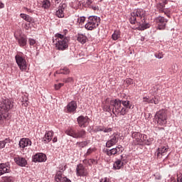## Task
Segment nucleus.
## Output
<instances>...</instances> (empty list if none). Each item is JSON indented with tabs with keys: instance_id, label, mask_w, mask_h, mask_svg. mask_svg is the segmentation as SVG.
I'll use <instances>...</instances> for the list:
<instances>
[{
	"instance_id": "nucleus-15",
	"label": "nucleus",
	"mask_w": 182,
	"mask_h": 182,
	"mask_svg": "<svg viewBox=\"0 0 182 182\" xmlns=\"http://www.w3.org/2000/svg\"><path fill=\"white\" fill-rule=\"evenodd\" d=\"M117 141H119V136L113 134L109 136V139L107 141L105 146L107 148L113 147L117 144Z\"/></svg>"
},
{
	"instance_id": "nucleus-42",
	"label": "nucleus",
	"mask_w": 182,
	"mask_h": 182,
	"mask_svg": "<svg viewBox=\"0 0 182 182\" xmlns=\"http://www.w3.org/2000/svg\"><path fill=\"white\" fill-rule=\"evenodd\" d=\"M62 86H64L63 83H58V84H55L54 85V87L55 89V90H59L60 87H62Z\"/></svg>"
},
{
	"instance_id": "nucleus-31",
	"label": "nucleus",
	"mask_w": 182,
	"mask_h": 182,
	"mask_svg": "<svg viewBox=\"0 0 182 182\" xmlns=\"http://www.w3.org/2000/svg\"><path fill=\"white\" fill-rule=\"evenodd\" d=\"M69 73H70V71L68 68H64L55 72V74L57 75H69Z\"/></svg>"
},
{
	"instance_id": "nucleus-2",
	"label": "nucleus",
	"mask_w": 182,
	"mask_h": 182,
	"mask_svg": "<svg viewBox=\"0 0 182 182\" xmlns=\"http://www.w3.org/2000/svg\"><path fill=\"white\" fill-rule=\"evenodd\" d=\"M14 107V102L9 99H4L0 102V124H4L9 117V110Z\"/></svg>"
},
{
	"instance_id": "nucleus-54",
	"label": "nucleus",
	"mask_w": 182,
	"mask_h": 182,
	"mask_svg": "<svg viewBox=\"0 0 182 182\" xmlns=\"http://www.w3.org/2000/svg\"><path fill=\"white\" fill-rule=\"evenodd\" d=\"M4 7H5V4H4V3H2V2H0V8L2 9Z\"/></svg>"
},
{
	"instance_id": "nucleus-16",
	"label": "nucleus",
	"mask_w": 182,
	"mask_h": 182,
	"mask_svg": "<svg viewBox=\"0 0 182 182\" xmlns=\"http://www.w3.org/2000/svg\"><path fill=\"white\" fill-rule=\"evenodd\" d=\"M65 9H66V4H60L57 8L55 16L58 18H65Z\"/></svg>"
},
{
	"instance_id": "nucleus-12",
	"label": "nucleus",
	"mask_w": 182,
	"mask_h": 182,
	"mask_svg": "<svg viewBox=\"0 0 182 182\" xmlns=\"http://www.w3.org/2000/svg\"><path fill=\"white\" fill-rule=\"evenodd\" d=\"M76 176L77 177H85L87 176V170L82 164H78L76 167Z\"/></svg>"
},
{
	"instance_id": "nucleus-49",
	"label": "nucleus",
	"mask_w": 182,
	"mask_h": 182,
	"mask_svg": "<svg viewBox=\"0 0 182 182\" xmlns=\"http://www.w3.org/2000/svg\"><path fill=\"white\" fill-rule=\"evenodd\" d=\"M92 3H93V1L92 0H87V1H86V4L87 5V6H92Z\"/></svg>"
},
{
	"instance_id": "nucleus-7",
	"label": "nucleus",
	"mask_w": 182,
	"mask_h": 182,
	"mask_svg": "<svg viewBox=\"0 0 182 182\" xmlns=\"http://www.w3.org/2000/svg\"><path fill=\"white\" fill-rule=\"evenodd\" d=\"M154 119L159 126H165V124H167V112L166 109H162L156 112L154 115Z\"/></svg>"
},
{
	"instance_id": "nucleus-51",
	"label": "nucleus",
	"mask_w": 182,
	"mask_h": 182,
	"mask_svg": "<svg viewBox=\"0 0 182 182\" xmlns=\"http://www.w3.org/2000/svg\"><path fill=\"white\" fill-rule=\"evenodd\" d=\"M90 8H91V9H93V11H97V6L93 5L90 6Z\"/></svg>"
},
{
	"instance_id": "nucleus-34",
	"label": "nucleus",
	"mask_w": 182,
	"mask_h": 182,
	"mask_svg": "<svg viewBox=\"0 0 182 182\" xmlns=\"http://www.w3.org/2000/svg\"><path fill=\"white\" fill-rule=\"evenodd\" d=\"M9 143H11V139H6L4 141H0V149H4V147H5V145H9Z\"/></svg>"
},
{
	"instance_id": "nucleus-63",
	"label": "nucleus",
	"mask_w": 182,
	"mask_h": 182,
	"mask_svg": "<svg viewBox=\"0 0 182 182\" xmlns=\"http://www.w3.org/2000/svg\"><path fill=\"white\" fill-rule=\"evenodd\" d=\"M166 157H168V155H166Z\"/></svg>"
},
{
	"instance_id": "nucleus-37",
	"label": "nucleus",
	"mask_w": 182,
	"mask_h": 182,
	"mask_svg": "<svg viewBox=\"0 0 182 182\" xmlns=\"http://www.w3.org/2000/svg\"><path fill=\"white\" fill-rule=\"evenodd\" d=\"M85 21H86V17L80 16L78 17L77 22V23H79V25H83Z\"/></svg>"
},
{
	"instance_id": "nucleus-58",
	"label": "nucleus",
	"mask_w": 182,
	"mask_h": 182,
	"mask_svg": "<svg viewBox=\"0 0 182 182\" xmlns=\"http://www.w3.org/2000/svg\"><path fill=\"white\" fill-rule=\"evenodd\" d=\"M56 4H59L60 2V0H54Z\"/></svg>"
},
{
	"instance_id": "nucleus-21",
	"label": "nucleus",
	"mask_w": 182,
	"mask_h": 182,
	"mask_svg": "<svg viewBox=\"0 0 182 182\" xmlns=\"http://www.w3.org/2000/svg\"><path fill=\"white\" fill-rule=\"evenodd\" d=\"M16 41H17L20 48H25V46H26L28 43V40L26 39V37L22 36L16 38Z\"/></svg>"
},
{
	"instance_id": "nucleus-47",
	"label": "nucleus",
	"mask_w": 182,
	"mask_h": 182,
	"mask_svg": "<svg viewBox=\"0 0 182 182\" xmlns=\"http://www.w3.org/2000/svg\"><path fill=\"white\" fill-rule=\"evenodd\" d=\"M112 128H104L103 132L104 133H110L112 132Z\"/></svg>"
},
{
	"instance_id": "nucleus-46",
	"label": "nucleus",
	"mask_w": 182,
	"mask_h": 182,
	"mask_svg": "<svg viewBox=\"0 0 182 182\" xmlns=\"http://www.w3.org/2000/svg\"><path fill=\"white\" fill-rule=\"evenodd\" d=\"M144 116L146 120H149V119H151V114L150 113H148V114L144 113Z\"/></svg>"
},
{
	"instance_id": "nucleus-36",
	"label": "nucleus",
	"mask_w": 182,
	"mask_h": 182,
	"mask_svg": "<svg viewBox=\"0 0 182 182\" xmlns=\"http://www.w3.org/2000/svg\"><path fill=\"white\" fill-rule=\"evenodd\" d=\"M113 41H117L120 38V31H115L112 36Z\"/></svg>"
},
{
	"instance_id": "nucleus-44",
	"label": "nucleus",
	"mask_w": 182,
	"mask_h": 182,
	"mask_svg": "<svg viewBox=\"0 0 182 182\" xmlns=\"http://www.w3.org/2000/svg\"><path fill=\"white\" fill-rule=\"evenodd\" d=\"M4 181L5 182H14V178L12 176H8L4 178Z\"/></svg>"
},
{
	"instance_id": "nucleus-40",
	"label": "nucleus",
	"mask_w": 182,
	"mask_h": 182,
	"mask_svg": "<svg viewBox=\"0 0 182 182\" xmlns=\"http://www.w3.org/2000/svg\"><path fill=\"white\" fill-rule=\"evenodd\" d=\"M164 54L163 53H158L155 54V58L157 59H163Z\"/></svg>"
},
{
	"instance_id": "nucleus-30",
	"label": "nucleus",
	"mask_w": 182,
	"mask_h": 182,
	"mask_svg": "<svg viewBox=\"0 0 182 182\" xmlns=\"http://www.w3.org/2000/svg\"><path fill=\"white\" fill-rule=\"evenodd\" d=\"M29 99L28 98V94L24 95L21 97L22 105L24 107H28V104L29 103Z\"/></svg>"
},
{
	"instance_id": "nucleus-9",
	"label": "nucleus",
	"mask_w": 182,
	"mask_h": 182,
	"mask_svg": "<svg viewBox=\"0 0 182 182\" xmlns=\"http://www.w3.org/2000/svg\"><path fill=\"white\" fill-rule=\"evenodd\" d=\"M15 60L20 70H21V72H26V69H28V63L26 62L25 57L21 55V54H17L15 56Z\"/></svg>"
},
{
	"instance_id": "nucleus-45",
	"label": "nucleus",
	"mask_w": 182,
	"mask_h": 182,
	"mask_svg": "<svg viewBox=\"0 0 182 182\" xmlns=\"http://www.w3.org/2000/svg\"><path fill=\"white\" fill-rule=\"evenodd\" d=\"M125 82H126L127 85H133V83H134L133 79H132V78H127L125 80Z\"/></svg>"
},
{
	"instance_id": "nucleus-11",
	"label": "nucleus",
	"mask_w": 182,
	"mask_h": 182,
	"mask_svg": "<svg viewBox=\"0 0 182 182\" xmlns=\"http://www.w3.org/2000/svg\"><path fill=\"white\" fill-rule=\"evenodd\" d=\"M124 150V148L122 146V145H118L115 148H113L112 149H106L105 153L107 156H115V154H120L123 153V151Z\"/></svg>"
},
{
	"instance_id": "nucleus-18",
	"label": "nucleus",
	"mask_w": 182,
	"mask_h": 182,
	"mask_svg": "<svg viewBox=\"0 0 182 182\" xmlns=\"http://www.w3.org/2000/svg\"><path fill=\"white\" fill-rule=\"evenodd\" d=\"M166 4H167V0H162V3L158 4L157 8L160 14H165L166 16L170 17V14H168V12L166 11V9H164Z\"/></svg>"
},
{
	"instance_id": "nucleus-20",
	"label": "nucleus",
	"mask_w": 182,
	"mask_h": 182,
	"mask_svg": "<svg viewBox=\"0 0 182 182\" xmlns=\"http://www.w3.org/2000/svg\"><path fill=\"white\" fill-rule=\"evenodd\" d=\"M55 181L57 182H72L70 179L62 176V171H59L58 172L56 173L55 176Z\"/></svg>"
},
{
	"instance_id": "nucleus-28",
	"label": "nucleus",
	"mask_w": 182,
	"mask_h": 182,
	"mask_svg": "<svg viewBox=\"0 0 182 182\" xmlns=\"http://www.w3.org/2000/svg\"><path fill=\"white\" fill-rule=\"evenodd\" d=\"M11 168L8 165L5 164H0V176L5 174V173H9Z\"/></svg>"
},
{
	"instance_id": "nucleus-13",
	"label": "nucleus",
	"mask_w": 182,
	"mask_h": 182,
	"mask_svg": "<svg viewBox=\"0 0 182 182\" xmlns=\"http://www.w3.org/2000/svg\"><path fill=\"white\" fill-rule=\"evenodd\" d=\"M113 102L114 100H110V98H107L103 102H102V109L104 112H107L109 113V112H112V108H110V105L113 106Z\"/></svg>"
},
{
	"instance_id": "nucleus-1",
	"label": "nucleus",
	"mask_w": 182,
	"mask_h": 182,
	"mask_svg": "<svg viewBox=\"0 0 182 182\" xmlns=\"http://www.w3.org/2000/svg\"><path fill=\"white\" fill-rule=\"evenodd\" d=\"M112 113L116 117L119 116V114L124 116L129 112V109H132V102L129 100L115 99L114 102H112Z\"/></svg>"
},
{
	"instance_id": "nucleus-56",
	"label": "nucleus",
	"mask_w": 182,
	"mask_h": 182,
	"mask_svg": "<svg viewBox=\"0 0 182 182\" xmlns=\"http://www.w3.org/2000/svg\"><path fill=\"white\" fill-rule=\"evenodd\" d=\"M148 103H154L153 98L151 100H149Z\"/></svg>"
},
{
	"instance_id": "nucleus-43",
	"label": "nucleus",
	"mask_w": 182,
	"mask_h": 182,
	"mask_svg": "<svg viewBox=\"0 0 182 182\" xmlns=\"http://www.w3.org/2000/svg\"><path fill=\"white\" fill-rule=\"evenodd\" d=\"M154 105H159L160 103V97H154L153 98Z\"/></svg>"
},
{
	"instance_id": "nucleus-14",
	"label": "nucleus",
	"mask_w": 182,
	"mask_h": 182,
	"mask_svg": "<svg viewBox=\"0 0 182 182\" xmlns=\"http://www.w3.org/2000/svg\"><path fill=\"white\" fill-rule=\"evenodd\" d=\"M77 121L80 127H87L90 119L87 117L80 116L77 117Z\"/></svg>"
},
{
	"instance_id": "nucleus-32",
	"label": "nucleus",
	"mask_w": 182,
	"mask_h": 182,
	"mask_svg": "<svg viewBox=\"0 0 182 182\" xmlns=\"http://www.w3.org/2000/svg\"><path fill=\"white\" fill-rule=\"evenodd\" d=\"M89 144V141H82L77 142V146L80 147V149H83V147H86Z\"/></svg>"
},
{
	"instance_id": "nucleus-29",
	"label": "nucleus",
	"mask_w": 182,
	"mask_h": 182,
	"mask_svg": "<svg viewBox=\"0 0 182 182\" xmlns=\"http://www.w3.org/2000/svg\"><path fill=\"white\" fill-rule=\"evenodd\" d=\"M77 41L84 45L86 41H87V37L85 34L78 33Z\"/></svg>"
},
{
	"instance_id": "nucleus-61",
	"label": "nucleus",
	"mask_w": 182,
	"mask_h": 182,
	"mask_svg": "<svg viewBox=\"0 0 182 182\" xmlns=\"http://www.w3.org/2000/svg\"><path fill=\"white\" fill-rule=\"evenodd\" d=\"M53 43H55V39H53Z\"/></svg>"
},
{
	"instance_id": "nucleus-38",
	"label": "nucleus",
	"mask_w": 182,
	"mask_h": 182,
	"mask_svg": "<svg viewBox=\"0 0 182 182\" xmlns=\"http://www.w3.org/2000/svg\"><path fill=\"white\" fill-rule=\"evenodd\" d=\"M96 150L95 148H89L85 154L86 156H90V154H92L93 151Z\"/></svg>"
},
{
	"instance_id": "nucleus-4",
	"label": "nucleus",
	"mask_w": 182,
	"mask_h": 182,
	"mask_svg": "<svg viewBox=\"0 0 182 182\" xmlns=\"http://www.w3.org/2000/svg\"><path fill=\"white\" fill-rule=\"evenodd\" d=\"M55 48L58 50H66L69 48V37L60 33L55 34Z\"/></svg>"
},
{
	"instance_id": "nucleus-52",
	"label": "nucleus",
	"mask_w": 182,
	"mask_h": 182,
	"mask_svg": "<svg viewBox=\"0 0 182 182\" xmlns=\"http://www.w3.org/2000/svg\"><path fill=\"white\" fill-rule=\"evenodd\" d=\"M100 182H110V181L109 179H107V178H105L104 180L102 179Z\"/></svg>"
},
{
	"instance_id": "nucleus-53",
	"label": "nucleus",
	"mask_w": 182,
	"mask_h": 182,
	"mask_svg": "<svg viewBox=\"0 0 182 182\" xmlns=\"http://www.w3.org/2000/svg\"><path fill=\"white\" fill-rule=\"evenodd\" d=\"M56 141H58V137L55 136V137L53 139V143H56Z\"/></svg>"
},
{
	"instance_id": "nucleus-55",
	"label": "nucleus",
	"mask_w": 182,
	"mask_h": 182,
	"mask_svg": "<svg viewBox=\"0 0 182 182\" xmlns=\"http://www.w3.org/2000/svg\"><path fill=\"white\" fill-rule=\"evenodd\" d=\"M144 102H146V103H149V98L144 97Z\"/></svg>"
},
{
	"instance_id": "nucleus-48",
	"label": "nucleus",
	"mask_w": 182,
	"mask_h": 182,
	"mask_svg": "<svg viewBox=\"0 0 182 182\" xmlns=\"http://www.w3.org/2000/svg\"><path fill=\"white\" fill-rule=\"evenodd\" d=\"M159 89H160V86L159 85L154 86V93H156V92H157V90H159Z\"/></svg>"
},
{
	"instance_id": "nucleus-60",
	"label": "nucleus",
	"mask_w": 182,
	"mask_h": 182,
	"mask_svg": "<svg viewBox=\"0 0 182 182\" xmlns=\"http://www.w3.org/2000/svg\"><path fill=\"white\" fill-rule=\"evenodd\" d=\"M141 41H144V38L141 37Z\"/></svg>"
},
{
	"instance_id": "nucleus-23",
	"label": "nucleus",
	"mask_w": 182,
	"mask_h": 182,
	"mask_svg": "<svg viewBox=\"0 0 182 182\" xmlns=\"http://www.w3.org/2000/svg\"><path fill=\"white\" fill-rule=\"evenodd\" d=\"M167 151H168V148H166V146H162L157 149V151L155 153V154H156L157 157L160 159L163 157V156H165Z\"/></svg>"
},
{
	"instance_id": "nucleus-10",
	"label": "nucleus",
	"mask_w": 182,
	"mask_h": 182,
	"mask_svg": "<svg viewBox=\"0 0 182 182\" xmlns=\"http://www.w3.org/2000/svg\"><path fill=\"white\" fill-rule=\"evenodd\" d=\"M155 22L157 23L158 29L163 31L164 29H166V26L167 25L168 20L164 16H158L155 18Z\"/></svg>"
},
{
	"instance_id": "nucleus-26",
	"label": "nucleus",
	"mask_w": 182,
	"mask_h": 182,
	"mask_svg": "<svg viewBox=\"0 0 182 182\" xmlns=\"http://www.w3.org/2000/svg\"><path fill=\"white\" fill-rule=\"evenodd\" d=\"M141 22L142 23L138 27H136V29H138V31H144L150 28V23L146 21V18H143Z\"/></svg>"
},
{
	"instance_id": "nucleus-25",
	"label": "nucleus",
	"mask_w": 182,
	"mask_h": 182,
	"mask_svg": "<svg viewBox=\"0 0 182 182\" xmlns=\"http://www.w3.org/2000/svg\"><path fill=\"white\" fill-rule=\"evenodd\" d=\"M123 167V155H121V159H117L114 164L113 168L114 170H120Z\"/></svg>"
},
{
	"instance_id": "nucleus-62",
	"label": "nucleus",
	"mask_w": 182,
	"mask_h": 182,
	"mask_svg": "<svg viewBox=\"0 0 182 182\" xmlns=\"http://www.w3.org/2000/svg\"><path fill=\"white\" fill-rule=\"evenodd\" d=\"M85 161H86V160L83 161V163H85Z\"/></svg>"
},
{
	"instance_id": "nucleus-22",
	"label": "nucleus",
	"mask_w": 182,
	"mask_h": 182,
	"mask_svg": "<svg viewBox=\"0 0 182 182\" xmlns=\"http://www.w3.org/2000/svg\"><path fill=\"white\" fill-rule=\"evenodd\" d=\"M14 161L16 164H17L18 166H20V167H25L26 164H28V161H26V159H25V158H22L19 156L15 157Z\"/></svg>"
},
{
	"instance_id": "nucleus-50",
	"label": "nucleus",
	"mask_w": 182,
	"mask_h": 182,
	"mask_svg": "<svg viewBox=\"0 0 182 182\" xmlns=\"http://www.w3.org/2000/svg\"><path fill=\"white\" fill-rule=\"evenodd\" d=\"M97 132H103L104 127H97L96 129Z\"/></svg>"
},
{
	"instance_id": "nucleus-19",
	"label": "nucleus",
	"mask_w": 182,
	"mask_h": 182,
	"mask_svg": "<svg viewBox=\"0 0 182 182\" xmlns=\"http://www.w3.org/2000/svg\"><path fill=\"white\" fill-rule=\"evenodd\" d=\"M18 146L21 149H25V147H28V146H32V141H31L29 138H22L20 139Z\"/></svg>"
},
{
	"instance_id": "nucleus-41",
	"label": "nucleus",
	"mask_w": 182,
	"mask_h": 182,
	"mask_svg": "<svg viewBox=\"0 0 182 182\" xmlns=\"http://www.w3.org/2000/svg\"><path fill=\"white\" fill-rule=\"evenodd\" d=\"M73 78L72 77H68V78H64L63 80V82H64V83H70V82H73Z\"/></svg>"
},
{
	"instance_id": "nucleus-64",
	"label": "nucleus",
	"mask_w": 182,
	"mask_h": 182,
	"mask_svg": "<svg viewBox=\"0 0 182 182\" xmlns=\"http://www.w3.org/2000/svg\"><path fill=\"white\" fill-rule=\"evenodd\" d=\"M100 1H103V0H100Z\"/></svg>"
},
{
	"instance_id": "nucleus-39",
	"label": "nucleus",
	"mask_w": 182,
	"mask_h": 182,
	"mask_svg": "<svg viewBox=\"0 0 182 182\" xmlns=\"http://www.w3.org/2000/svg\"><path fill=\"white\" fill-rule=\"evenodd\" d=\"M28 43H29L30 46H33V45H35V43H36V40H35L33 38H28Z\"/></svg>"
},
{
	"instance_id": "nucleus-24",
	"label": "nucleus",
	"mask_w": 182,
	"mask_h": 182,
	"mask_svg": "<svg viewBox=\"0 0 182 182\" xmlns=\"http://www.w3.org/2000/svg\"><path fill=\"white\" fill-rule=\"evenodd\" d=\"M77 109V104L75 101H72L67 105V110L69 113H73Z\"/></svg>"
},
{
	"instance_id": "nucleus-17",
	"label": "nucleus",
	"mask_w": 182,
	"mask_h": 182,
	"mask_svg": "<svg viewBox=\"0 0 182 182\" xmlns=\"http://www.w3.org/2000/svg\"><path fill=\"white\" fill-rule=\"evenodd\" d=\"M46 161V155L43 153H38L33 156V161L35 163H43Z\"/></svg>"
},
{
	"instance_id": "nucleus-5",
	"label": "nucleus",
	"mask_w": 182,
	"mask_h": 182,
	"mask_svg": "<svg viewBox=\"0 0 182 182\" xmlns=\"http://www.w3.org/2000/svg\"><path fill=\"white\" fill-rule=\"evenodd\" d=\"M146 16V11L143 9H136L133 12L131 13V17L129 18V22L132 25H134L137 22V18L140 19H144Z\"/></svg>"
},
{
	"instance_id": "nucleus-59",
	"label": "nucleus",
	"mask_w": 182,
	"mask_h": 182,
	"mask_svg": "<svg viewBox=\"0 0 182 182\" xmlns=\"http://www.w3.org/2000/svg\"><path fill=\"white\" fill-rule=\"evenodd\" d=\"M26 11H28V12H31V9H28L27 8H26Z\"/></svg>"
},
{
	"instance_id": "nucleus-33",
	"label": "nucleus",
	"mask_w": 182,
	"mask_h": 182,
	"mask_svg": "<svg viewBox=\"0 0 182 182\" xmlns=\"http://www.w3.org/2000/svg\"><path fill=\"white\" fill-rule=\"evenodd\" d=\"M20 16L21 18H22V19H24V21H26V22H32V17H30L29 15H26L25 14H21Z\"/></svg>"
},
{
	"instance_id": "nucleus-3",
	"label": "nucleus",
	"mask_w": 182,
	"mask_h": 182,
	"mask_svg": "<svg viewBox=\"0 0 182 182\" xmlns=\"http://www.w3.org/2000/svg\"><path fill=\"white\" fill-rule=\"evenodd\" d=\"M132 146H143V144H146V146H150L151 143L147 139V135L141 134L140 132H134L132 133Z\"/></svg>"
},
{
	"instance_id": "nucleus-57",
	"label": "nucleus",
	"mask_w": 182,
	"mask_h": 182,
	"mask_svg": "<svg viewBox=\"0 0 182 182\" xmlns=\"http://www.w3.org/2000/svg\"><path fill=\"white\" fill-rule=\"evenodd\" d=\"M29 25H31V24L28 23V24H26V29H29Z\"/></svg>"
},
{
	"instance_id": "nucleus-6",
	"label": "nucleus",
	"mask_w": 182,
	"mask_h": 182,
	"mask_svg": "<svg viewBox=\"0 0 182 182\" xmlns=\"http://www.w3.org/2000/svg\"><path fill=\"white\" fill-rule=\"evenodd\" d=\"M100 23V17L97 16H91L88 17L87 23L85 25V29L87 31H93L96 29Z\"/></svg>"
},
{
	"instance_id": "nucleus-35",
	"label": "nucleus",
	"mask_w": 182,
	"mask_h": 182,
	"mask_svg": "<svg viewBox=\"0 0 182 182\" xmlns=\"http://www.w3.org/2000/svg\"><path fill=\"white\" fill-rule=\"evenodd\" d=\"M42 7L44 9H49V8H50V1H49L48 0H44L43 1Z\"/></svg>"
},
{
	"instance_id": "nucleus-27",
	"label": "nucleus",
	"mask_w": 182,
	"mask_h": 182,
	"mask_svg": "<svg viewBox=\"0 0 182 182\" xmlns=\"http://www.w3.org/2000/svg\"><path fill=\"white\" fill-rule=\"evenodd\" d=\"M52 137H53V132L48 131L46 133L44 137H43V143L48 144L52 141Z\"/></svg>"
},
{
	"instance_id": "nucleus-8",
	"label": "nucleus",
	"mask_w": 182,
	"mask_h": 182,
	"mask_svg": "<svg viewBox=\"0 0 182 182\" xmlns=\"http://www.w3.org/2000/svg\"><path fill=\"white\" fill-rule=\"evenodd\" d=\"M65 134H68V136L73 137L74 139H85V137H86V131H85V129H81L76 132L72 128H68L65 131Z\"/></svg>"
}]
</instances>
